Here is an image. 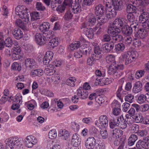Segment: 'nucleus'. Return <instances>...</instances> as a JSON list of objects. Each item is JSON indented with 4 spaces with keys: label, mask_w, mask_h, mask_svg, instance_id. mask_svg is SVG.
Here are the masks:
<instances>
[{
    "label": "nucleus",
    "mask_w": 149,
    "mask_h": 149,
    "mask_svg": "<svg viewBox=\"0 0 149 149\" xmlns=\"http://www.w3.org/2000/svg\"><path fill=\"white\" fill-rule=\"evenodd\" d=\"M72 141L74 142L75 143V142H78V144H79L81 142V139L78 135L77 133H75L73 135L72 137Z\"/></svg>",
    "instance_id": "42"
},
{
    "label": "nucleus",
    "mask_w": 149,
    "mask_h": 149,
    "mask_svg": "<svg viewBox=\"0 0 149 149\" xmlns=\"http://www.w3.org/2000/svg\"><path fill=\"white\" fill-rule=\"evenodd\" d=\"M141 111L143 112L147 111L149 109V106L148 104H145L141 106Z\"/></svg>",
    "instance_id": "63"
},
{
    "label": "nucleus",
    "mask_w": 149,
    "mask_h": 149,
    "mask_svg": "<svg viewBox=\"0 0 149 149\" xmlns=\"http://www.w3.org/2000/svg\"><path fill=\"white\" fill-rule=\"evenodd\" d=\"M76 80L74 77H70L66 81V84L70 86L73 87L75 84L74 83Z\"/></svg>",
    "instance_id": "38"
},
{
    "label": "nucleus",
    "mask_w": 149,
    "mask_h": 149,
    "mask_svg": "<svg viewBox=\"0 0 149 149\" xmlns=\"http://www.w3.org/2000/svg\"><path fill=\"white\" fill-rule=\"evenodd\" d=\"M139 6H147L149 3V0H136Z\"/></svg>",
    "instance_id": "39"
},
{
    "label": "nucleus",
    "mask_w": 149,
    "mask_h": 149,
    "mask_svg": "<svg viewBox=\"0 0 149 149\" xmlns=\"http://www.w3.org/2000/svg\"><path fill=\"white\" fill-rule=\"evenodd\" d=\"M59 43L58 40L57 38H52L51 40L48 43V45L50 48L53 49L57 46Z\"/></svg>",
    "instance_id": "26"
},
{
    "label": "nucleus",
    "mask_w": 149,
    "mask_h": 149,
    "mask_svg": "<svg viewBox=\"0 0 149 149\" xmlns=\"http://www.w3.org/2000/svg\"><path fill=\"white\" fill-rule=\"evenodd\" d=\"M15 13L17 15H19L20 18H23L25 17L26 14L29 15L30 14L29 10L23 6H19L15 8Z\"/></svg>",
    "instance_id": "6"
},
{
    "label": "nucleus",
    "mask_w": 149,
    "mask_h": 149,
    "mask_svg": "<svg viewBox=\"0 0 149 149\" xmlns=\"http://www.w3.org/2000/svg\"><path fill=\"white\" fill-rule=\"evenodd\" d=\"M80 45L79 41H75L70 45V49L72 51L77 49L80 47Z\"/></svg>",
    "instance_id": "43"
},
{
    "label": "nucleus",
    "mask_w": 149,
    "mask_h": 149,
    "mask_svg": "<svg viewBox=\"0 0 149 149\" xmlns=\"http://www.w3.org/2000/svg\"><path fill=\"white\" fill-rule=\"evenodd\" d=\"M103 6L101 4H99L96 6L95 9V13L97 15H102L103 13Z\"/></svg>",
    "instance_id": "25"
},
{
    "label": "nucleus",
    "mask_w": 149,
    "mask_h": 149,
    "mask_svg": "<svg viewBox=\"0 0 149 149\" xmlns=\"http://www.w3.org/2000/svg\"><path fill=\"white\" fill-rule=\"evenodd\" d=\"M95 54L92 55L91 56L89 57L87 60L88 65H92L94 63V61L98 60L102 57L101 53L102 52L100 50L99 46H96L94 49Z\"/></svg>",
    "instance_id": "4"
},
{
    "label": "nucleus",
    "mask_w": 149,
    "mask_h": 149,
    "mask_svg": "<svg viewBox=\"0 0 149 149\" xmlns=\"http://www.w3.org/2000/svg\"><path fill=\"white\" fill-rule=\"evenodd\" d=\"M146 6H139L138 8V11L140 12V15L139 16V19L140 20L143 21V22H145L149 20V13L148 12L146 11Z\"/></svg>",
    "instance_id": "8"
},
{
    "label": "nucleus",
    "mask_w": 149,
    "mask_h": 149,
    "mask_svg": "<svg viewBox=\"0 0 149 149\" xmlns=\"http://www.w3.org/2000/svg\"><path fill=\"white\" fill-rule=\"evenodd\" d=\"M61 3H59L56 1V0H54V1H52L51 3V7L54 10H55V8L59 6L58 4H60Z\"/></svg>",
    "instance_id": "61"
},
{
    "label": "nucleus",
    "mask_w": 149,
    "mask_h": 149,
    "mask_svg": "<svg viewBox=\"0 0 149 149\" xmlns=\"http://www.w3.org/2000/svg\"><path fill=\"white\" fill-rule=\"evenodd\" d=\"M148 145L146 142L144 140H139L136 144V147L138 149H142Z\"/></svg>",
    "instance_id": "24"
},
{
    "label": "nucleus",
    "mask_w": 149,
    "mask_h": 149,
    "mask_svg": "<svg viewBox=\"0 0 149 149\" xmlns=\"http://www.w3.org/2000/svg\"><path fill=\"white\" fill-rule=\"evenodd\" d=\"M116 139L113 141V144L114 146H117L119 145L125 143V137L123 136L120 139Z\"/></svg>",
    "instance_id": "30"
},
{
    "label": "nucleus",
    "mask_w": 149,
    "mask_h": 149,
    "mask_svg": "<svg viewBox=\"0 0 149 149\" xmlns=\"http://www.w3.org/2000/svg\"><path fill=\"white\" fill-rule=\"evenodd\" d=\"M115 56L112 55V65H113V67H112V73L113 74H116V70L117 69L123 70V66L122 65H116V62L115 61Z\"/></svg>",
    "instance_id": "16"
},
{
    "label": "nucleus",
    "mask_w": 149,
    "mask_h": 149,
    "mask_svg": "<svg viewBox=\"0 0 149 149\" xmlns=\"http://www.w3.org/2000/svg\"><path fill=\"white\" fill-rule=\"evenodd\" d=\"M112 137L116 139L118 138L119 136L121 135L120 132L122 131L118 128H114L112 130Z\"/></svg>",
    "instance_id": "34"
},
{
    "label": "nucleus",
    "mask_w": 149,
    "mask_h": 149,
    "mask_svg": "<svg viewBox=\"0 0 149 149\" xmlns=\"http://www.w3.org/2000/svg\"><path fill=\"white\" fill-rule=\"evenodd\" d=\"M88 22L90 24L93 25L96 22V18L94 17L91 16L88 19Z\"/></svg>",
    "instance_id": "60"
},
{
    "label": "nucleus",
    "mask_w": 149,
    "mask_h": 149,
    "mask_svg": "<svg viewBox=\"0 0 149 149\" xmlns=\"http://www.w3.org/2000/svg\"><path fill=\"white\" fill-rule=\"evenodd\" d=\"M43 71L40 69L34 70L31 72V74L33 77L38 76L40 77L43 74Z\"/></svg>",
    "instance_id": "32"
},
{
    "label": "nucleus",
    "mask_w": 149,
    "mask_h": 149,
    "mask_svg": "<svg viewBox=\"0 0 149 149\" xmlns=\"http://www.w3.org/2000/svg\"><path fill=\"white\" fill-rule=\"evenodd\" d=\"M137 136L134 134H131L129 137L128 141V145L132 146L134 145L135 142L137 140Z\"/></svg>",
    "instance_id": "27"
},
{
    "label": "nucleus",
    "mask_w": 149,
    "mask_h": 149,
    "mask_svg": "<svg viewBox=\"0 0 149 149\" xmlns=\"http://www.w3.org/2000/svg\"><path fill=\"white\" fill-rule=\"evenodd\" d=\"M6 149H22L23 140L13 138L7 139L5 141Z\"/></svg>",
    "instance_id": "2"
},
{
    "label": "nucleus",
    "mask_w": 149,
    "mask_h": 149,
    "mask_svg": "<svg viewBox=\"0 0 149 149\" xmlns=\"http://www.w3.org/2000/svg\"><path fill=\"white\" fill-rule=\"evenodd\" d=\"M84 33L87 36V37L90 39H92L93 38L94 36L93 30L91 28H84L83 29Z\"/></svg>",
    "instance_id": "21"
},
{
    "label": "nucleus",
    "mask_w": 149,
    "mask_h": 149,
    "mask_svg": "<svg viewBox=\"0 0 149 149\" xmlns=\"http://www.w3.org/2000/svg\"><path fill=\"white\" fill-rule=\"evenodd\" d=\"M146 97L145 95L141 94L138 97V100L139 103H142L144 102L146 100Z\"/></svg>",
    "instance_id": "51"
},
{
    "label": "nucleus",
    "mask_w": 149,
    "mask_h": 149,
    "mask_svg": "<svg viewBox=\"0 0 149 149\" xmlns=\"http://www.w3.org/2000/svg\"><path fill=\"white\" fill-rule=\"evenodd\" d=\"M77 91V95L79 98L80 97L81 99H85L88 97V94L87 90L83 89V88L80 87Z\"/></svg>",
    "instance_id": "14"
},
{
    "label": "nucleus",
    "mask_w": 149,
    "mask_h": 149,
    "mask_svg": "<svg viewBox=\"0 0 149 149\" xmlns=\"http://www.w3.org/2000/svg\"><path fill=\"white\" fill-rule=\"evenodd\" d=\"M90 131L92 134L93 136L94 137L97 138L98 135L97 134V130L95 127H92L90 129Z\"/></svg>",
    "instance_id": "48"
},
{
    "label": "nucleus",
    "mask_w": 149,
    "mask_h": 149,
    "mask_svg": "<svg viewBox=\"0 0 149 149\" xmlns=\"http://www.w3.org/2000/svg\"><path fill=\"white\" fill-rule=\"evenodd\" d=\"M58 6L56 8V10L59 12L62 13L65 10L66 8V6H68L65 5V4H64L63 3L62 5L60 6L59 5V6Z\"/></svg>",
    "instance_id": "47"
},
{
    "label": "nucleus",
    "mask_w": 149,
    "mask_h": 149,
    "mask_svg": "<svg viewBox=\"0 0 149 149\" xmlns=\"http://www.w3.org/2000/svg\"><path fill=\"white\" fill-rule=\"evenodd\" d=\"M125 48V45L123 44L119 43L115 45L114 50L116 53H120Z\"/></svg>",
    "instance_id": "23"
},
{
    "label": "nucleus",
    "mask_w": 149,
    "mask_h": 149,
    "mask_svg": "<svg viewBox=\"0 0 149 149\" xmlns=\"http://www.w3.org/2000/svg\"><path fill=\"white\" fill-rule=\"evenodd\" d=\"M59 135L60 137L64 140L67 139L70 136L68 132L65 130H60Z\"/></svg>",
    "instance_id": "29"
},
{
    "label": "nucleus",
    "mask_w": 149,
    "mask_h": 149,
    "mask_svg": "<svg viewBox=\"0 0 149 149\" xmlns=\"http://www.w3.org/2000/svg\"><path fill=\"white\" fill-rule=\"evenodd\" d=\"M49 23L47 22H44L40 26L39 29L42 31H46L48 30L49 28Z\"/></svg>",
    "instance_id": "31"
},
{
    "label": "nucleus",
    "mask_w": 149,
    "mask_h": 149,
    "mask_svg": "<svg viewBox=\"0 0 149 149\" xmlns=\"http://www.w3.org/2000/svg\"><path fill=\"white\" fill-rule=\"evenodd\" d=\"M35 41L37 44L40 45H43L46 42V39L42 34L37 33L35 36Z\"/></svg>",
    "instance_id": "11"
},
{
    "label": "nucleus",
    "mask_w": 149,
    "mask_h": 149,
    "mask_svg": "<svg viewBox=\"0 0 149 149\" xmlns=\"http://www.w3.org/2000/svg\"><path fill=\"white\" fill-rule=\"evenodd\" d=\"M54 54L53 52L51 51H47L46 52L45 57L46 59H49V60H51L53 58Z\"/></svg>",
    "instance_id": "57"
},
{
    "label": "nucleus",
    "mask_w": 149,
    "mask_h": 149,
    "mask_svg": "<svg viewBox=\"0 0 149 149\" xmlns=\"http://www.w3.org/2000/svg\"><path fill=\"white\" fill-rule=\"evenodd\" d=\"M37 142V140L36 138L33 136H27L25 141L26 145L28 148L32 147Z\"/></svg>",
    "instance_id": "12"
},
{
    "label": "nucleus",
    "mask_w": 149,
    "mask_h": 149,
    "mask_svg": "<svg viewBox=\"0 0 149 149\" xmlns=\"http://www.w3.org/2000/svg\"><path fill=\"white\" fill-rule=\"evenodd\" d=\"M122 106H123V111L126 112L130 109V104L127 102H125L123 103Z\"/></svg>",
    "instance_id": "59"
},
{
    "label": "nucleus",
    "mask_w": 149,
    "mask_h": 149,
    "mask_svg": "<svg viewBox=\"0 0 149 149\" xmlns=\"http://www.w3.org/2000/svg\"><path fill=\"white\" fill-rule=\"evenodd\" d=\"M137 134L139 136L143 137L147 134V131L146 130H140L137 132Z\"/></svg>",
    "instance_id": "56"
},
{
    "label": "nucleus",
    "mask_w": 149,
    "mask_h": 149,
    "mask_svg": "<svg viewBox=\"0 0 149 149\" xmlns=\"http://www.w3.org/2000/svg\"><path fill=\"white\" fill-rule=\"evenodd\" d=\"M107 34L103 36V39L105 41L108 42L111 40V36L112 34V25L111 23L108 26L107 30Z\"/></svg>",
    "instance_id": "17"
},
{
    "label": "nucleus",
    "mask_w": 149,
    "mask_h": 149,
    "mask_svg": "<svg viewBox=\"0 0 149 149\" xmlns=\"http://www.w3.org/2000/svg\"><path fill=\"white\" fill-rule=\"evenodd\" d=\"M13 53H16L17 54H20L21 52V47H14L13 48Z\"/></svg>",
    "instance_id": "64"
},
{
    "label": "nucleus",
    "mask_w": 149,
    "mask_h": 149,
    "mask_svg": "<svg viewBox=\"0 0 149 149\" xmlns=\"http://www.w3.org/2000/svg\"><path fill=\"white\" fill-rule=\"evenodd\" d=\"M81 10V6L75 5L72 8V12L74 13L77 14L80 13Z\"/></svg>",
    "instance_id": "46"
},
{
    "label": "nucleus",
    "mask_w": 149,
    "mask_h": 149,
    "mask_svg": "<svg viewBox=\"0 0 149 149\" xmlns=\"http://www.w3.org/2000/svg\"><path fill=\"white\" fill-rule=\"evenodd\" d=\"M123 61L125 62V63L126 65L131 63L132 61L130 56V54L128 53H126L123 54L122 56Z\"/></svg>",
    "instance_id": "28"
},
{
    "label": "nucleus",
    "mask_w": 149,
    "mask_h": 149,
    "mask_svg": "<svg viewBox=\"0 0 149 149\" xmlns=\"http://www.w3.org/2000/svg\"><path fill=\"white\" fill-rule=\"evenodd\" d=\"M13 34L14 37L17 40L20 39L23 36L22 31L20 29L18 28L15 29Z\"/></svg>",
    "instance_id": "19"
},
{
    "label": "nucleus",
    "mask_w": 149,
    "mask_h": 149,
    "mask_svg": "<svg viewBox=\"0 0 149 149\" xmlns=\"http://www.w3.org/2000/svg\"><path fill=\"white\" fill-rule=\"evenodd\" d=\"M55 72V70L51 69L49 68H46L44 70V73L47 75H53Z\"/></svg>",
    "instance_id": "52"
},
{
    "label": "nucleus",
    "mask_w": 149,
    "mask_h": 149,
    "mask_svg": "<svg viewBox=\"0 0 149 149\" xmlns=\"http://www.w3.org/2000/svg\"><path fill=\"white\" fill-rule=\"evenodd\" d=\"M120 109V104L117 100H114L112 102V109Z\"/></svg>",
    "instance_id": "50"
},
{
    "label": "nucleus",
    "mask_w": 149,
    "mask_h": 149,
    "mask_svg": "<svg viewBox=\"0 0 149 149\" xmlns=\"http://www.w3.org/2000/svg\"><path fill=\"white\" fill-rule=\"evenodd\" d=\"M49 137L51 139H54L57 136V133L56 130L53 129L50 130L48 134Z\"/></svg>",
    "instance_id": "45"
},
{
    "label": "nucleus",
    "mask_w": 149,
    "mask_h": 149,
    "mask_svg": "<svg viewBox=\"0 0 149 149\" xmlns=\"http://www.w3.org/2000/svg\"><path fill=\"white\" fill-rule=\"evenodd\" d=\"M12 68L14 70L20 71L21 69V66L17 62L14 63L12 65Z\"/></svg>",
    "instance_id": "53"
},
{
    "label": "nucleus",
    "mask_w": 149,
    "mask_h": 149,
    "mask_svg": "<svg viewBox=\"0 0 149 149\" xmlns=\"http://www.w3.org/2000/svg\"><path fill=\"white\" fill-rule=\"evenodd\" d=\"M95 101L99 104H101L104 102L103 98L100 96H97L95 99Z\"/></svg>",
    "instance_id": "62"
},
{
    "label": "nucleus",
    "mask_w": 149,
    "mask_h": 149,
    "mask_svg": "<svg viewBox=\"0 0 149 149\" xmlns=\"http://www.w3.org/2000/svg\"><path fill=\"white\" fill-rule=\"evenodd\" d=\"M101 129V130L100 131V132L102 137L104 139L107 138L108 136V133L107 130H104V128Z\"/></svg>",
    "instance_id": "55"
},
{
    "label": "nucleus",
    "mask_w": 149,
    "mask_h": 149,
    "mask_svg": "<svg viewBox=\"0 0 149 149\" xmlns=\"http://www.w3.org/2000/svg\"><path fill=\"white\" fill-rule=\"evenodd\" d=\"M25 64L27 68L34 69L36 68V63L35 60L32 58H26L25 61Z\"/></svg>",
    "instance_id": "13"
},
{
    "label": "nucleus",
    "mask_w": 149,
    "mask_h": 149,
    "mask_svg": "<svg viewBox=\"0 0 149 149\" xmlns=\"http://www.w3.org/2000/svg\"><path fill=\"white\" fill-rule=\"evenodd\" d=\"M97 24L96 26L95 27V29L96 30L98 28H99L100 26H101L103 24L106 22V21L101 16L98 17L97 19Z\"/></svg>",
    "instance_id": "37"
},
{
    "label": "nucleus",
    "mask_w": 149,
    "mask_h": 149,
    "mask_svg": "<svg viewBox=\"0 0 149 149\" xmlns=\"http://www.w3.org/2000/svg\"><path fill=\"white\" fill-rule=\"evenodd\" d=\"M142 89V84L141 82H137L134 85L132 89V91L134 93H137L140 92Z\"/></svg>",
    "instance_id": "20"
},
{
    "label": "nucleus",
    "mask_w": 149,
    "mask_h": 149,
    "mask_svg": "<svg viewBox=\"0 0 149 149\" xmlns=\"http://www.w3.org/2000/svg\"><path fill=\"white\" fill-rule=\"evenodd\" d=\"M124 24L123 21L117 18L115 19L112 23V42L116 43L121 41L123 36L118 34L120 32L119 28Z\"/></svg>",
    "instance_id": "1"
},
{
    "label": "nucleus",
    "mask_w": 149,
    "mask_h": 149,
    "mask_svg": "<svg viewBox=\"0 0 149 149\" xmlns=\"http://www.w3.org/2000/svg\"><path fill=\"white\" fill-rule=\"evenodd\" d=\"M137 8L135 6H134L131 4L128 5L127 7L126 10L128 13H132L136 12Z\"/></svg>",
    "instance_id": "35"
},
{
    "label": "nucleus",
    "mask_w": 149,
    "mask_h": 149,
    "mask_svg": "<svg viewBox=\"0 0 149 149\" xmlns=\"http://www.w3.org/2000/svg\"><path fill=\"white\" fill-rule=\"evenodd\" d=\"M124 100L126 101L132 103L134 101V96L132 94H128L125 96Z\"/></svg>",
    "instance_id": "40"
},
{
    "label": "nucleus",
    "mask_w": 149,
    "mask_h": 149,
    "mask_svg": "<svg viewBox=\"0 0 149 149\" xmlns=\"http://www.w3.org/2000/svg\"><path fill=\"white\" fill-rule=\"evenodd\" d=\"M25 17L24 18H21L22 20L20 19H17L15 22V25L23 30H25L26 29V25L28 23L29 20V15L26 14Z\"/></svg>",
    "instance_id": "9"
},
{
    "label": "nucleus",
    "mask_w": 149,
    "mask_h": 149,
    "mask_svg": "<svg viewBox=\"0 0 149 149\" xmlns=\"http://www.w3.org/2000/svg\"><path fill=\"white\" fill-rule=\"evenodd\" d=\"M97 138L93 136L88 138L85 142L86 147L89 149L93 148L96 144V140L97 139Z\"/></svg>",
    "instance_id": "10"
},
{
    "label": "nucleus",
    "mask_w": 149,
    "mask_h": 149,
    "mask_svg": "<svg viewBox=\"0 0 149 149\" xmlns=\"http://www.w3.org/2000/svg\"><path fill=\"white\" fill-rule=\"evenodd\" d=\"M113 5V9L114 10H119L120 9L121 2L120 0H112V4Z\"/></svg>",
    "instance_id": "33"
},
{
    "label": "nucleus",
    "mask_w": 149,
    "mask_h": 149,
    "mask_svg": "<svg viewBox=\"0 0 149 149\" xmlns=\"http://www.w3.org/2000/svg\"><path fill=\"white\" fill-rule=\"evenodd\" d=\"M10 99L13 100V103L21 104L22 102V96L19 94H17L14 97L10 96Z\"/></svg>",
    "instance_id": "22"
},
{
    "label": "nucleus",
    "mask_w": 149,
    "mask_h": 149,
    "mask_svg": "<svg viewBox=\"0 0 149 149\" xmlns=\"http://www.w3.org/2000/svg\"><path fill=\"white\" fill-rule=\"evenodd\" d=\"M81 51L83 54L87 55L90 54L91 48L89 45H81Z\"/></svg>",
    "instance_id": "15"
},
{
    "label": "nucleus",
    "mask_w": 149,
    "mask_h": 149,
    "mask_svg": "<svg viewBox=\"0 0 149 149\" xmlns=\"http://www.w3.org/2000/svg\"><path fill=\"white\" fill-rule=\"evenodd\" d=\"M12 42L11 39L10 38H8L6 39L4 42V44L6 47H10L12 46Z\"/></svg>",
    "instance_id": "49"
},
{
    "label": "nucleus",
    "mask_w": 149,
    "mask_h": 149,
    "mask_svg": "<svg viewBox=\"0 0 149 149\" xmlns=\"http://www.w3.org/2000/svg\"><path fill=\"white\" fill-rule=\"evenodd\" d=\"M112 45H109L108 43H106L102 45V47L103 50H106L107 51H110L111 49Z\"/></svg>",
    "instance_id": "54"
},
{
    "label": "nucleus",
    "mask_w": 149,
    "mask_h": 149,
    "mask_svg": "<svg viewBox=\"0 0 149 149\" xmlns=\"http://www.w3.org/2000/svg\"><path fill=\"white\" fill-rule=\"evenodd\" d=\"M149 32V20L143 23L142 27L139 28L138 32L136 33L135 37L143 39L147 36Z\"/></svg>",
    "instance_id": "3"
},
{
    "label": "nucleus",
    "mask_w": 149,
    "mask_h": 149,
    "mask_svg": "<svg viewBox=\"0 0 149 149\" xmlns=\"http://www.w3.org/2000/svg\"><path fill=\"white\" fill-rule=\"evenodd\" d=\"M108 119L106 115L100 116L98 120L96 121L95 125L100 129L105 128L107 126Z\"/></svg>",
    "instance_id": "5"
},
{
    "label": "nucleus",
    "mask_w": 149,
    "mask_h": 149,
    "mask_svg": "<svg viewBox=\"0 0 149 149\" xmlns=\"http://www.w3.org/2000/svg\"><path fill=\"white\" fill-rule=\"evenodd\" d=\"M112 0H106L105 6L107 7V10H112L111 7Z\"/></svg>",
    "instance_id": "58"
},
{
    "label": "nucleus",
    "mask_w": 149,
    "mask_h": 149,
    "mask_svg": "<svg viewBox=\"0 0 149 149\" xmlns=\"http://www.w3.org/2000/svg\"><path fill=\"white\" fill-rule=\"evenodd\" d=\"M120 109H112V127L118 126L120 124L119 115Z\"/></svg>",
    "instance_id": "7"
},
{
    "label": "nucleus",
    "mask_w": 149,
    "mask_h": 149,
    "mask_svg": "<svg viewBox=\"0 0 149 149\" xmlns=\"http://www.w3.org/2000/svg\"><path fill=\"white\" fill-rule=\"evenodd\" d=\"M136 123H142L143 118L141 114H138L135 116H134L133 118Z\"/></svg>",
    "instance_id": "36"
},
{
    "label": "nucleus",
    "mask_w": 149,
    "mask_h": 149,
    "mask_svg": "<svg viewBox=\"0 0 149 149\" xmlns=\"http://www.w3.org/2000/svg\"><path fill=\"white\" fill-rule=\"evenodd\" d=\"M36 8L39 11H43L45 10V7L40 2H37L36 5Z\"/></svg>",
    "instance_id": "41"
},
{
    "label": "nucleus",
    "mask_w": 149,
    "mask_h": 149,
    "mask_svg": "<svg viewBox=\"0 0 149 149\" xmlns=\"http://www.w3.org/2000/svg\"><path fill=\"white\" fill-rule=\"evenodd\" d=\"M73 16V14L72 12L68 10L65 13L63 18L65 20L68 21L71 19Z\"/></svg>",
    "instance_id": "44"
},
{
    "label": "nucleus",
    "mask_w": 149,
    "mask_h": 149,
    "mask_svg": "<svg viewBox=\"0 0 149 149\" xmlns=\"http://www.w3.org/2000/svg\"><path fill=\"white\" fill-rule=\"evenodd\" d=\"M122 32L123 34L130 36L133 33V30L130 26L128 25H125L122 29Z\"/></svg>",
    "instance_id": "18"
}]
</instances>
